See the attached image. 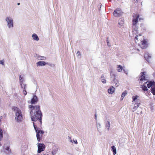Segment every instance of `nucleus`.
<instances>
[{"label": "nucleus", "mask_w": 155, "mask_h": 155, "mask_svg": "<svg viewBox=\"0 0 155 155\" xmlns=\"http://www.w3.org/2000/svg\"><path fill=\"white\" fill-rule=\"evenodd\" d=\"M122 12L121 9L117 8L114 12L113 14L114 16L116 17H119L121 15Z\"/></svg>", "instance_id": "nucleus-6"}, {"label": "nucleus", "mask_w": 155, "mask_h": 155, "mask_svg": "<svg viewBox=\"0 0 155 155\" xmlns=\"http://www.w3.org/2000/svg\"><path fill=\"white\" fill-rule=\"evenodd\" d=\"M43 155H48V154H44Z\"/></svg>", "instance_id": "nucleus-40"}, {"label": "nucleus", "mask_w": 155, "mask_h": 155, "mask_svg": "<svg viewBox=\"0 0 155 155\" xmlns=\"http://www.w3.org/2000/svg\"><path fill=\"white\" fill-rule=\"evenodd\" d=\"M138 34H136V35H136V36L135 37L134 40L135 42L136 43H137L139 41H141L143 39V36L141 35L138 34V35H137L139 33L138 32ZM133 34L134 35V34Z\"/></svg>", "instance_id": "nucleus-7"}, {"label": "nucleus", "mask_w": 155, "mask_h": 155, "mask_svg": "<svg viewBox=\"0 0 155 155\" xmlns=\"http://www.w3.org/2000/svg\"><path fill=\"white\" fill-rule=\"evenodd\" d=\"M127 94V92L126 91H124L121 94V100L122 101L124 97Z\"/></svg>", "instance_id": "nucleus-22"}, {"label": "nucleus", "mask_w": 155, "mask_h": 155, "mask_svg": "<svg viewBox=\"0 0 155 155\" xmlns=\"http://www.w3.org/2000/svg\"><path fill=\"white\" fill-rule=\"evenodd\" d=\"M117 71L118 72H121L123 70V67L120 65H118L117 67Z\"/></svg>", "instance_id": "nucleus-17"}, {"label": "nucleus", "mask_w": 155, "mask_h": 155, "mask_svg": "<svg viewBox=\"0 0 155 155\" xmlns=\"http://www.w3.org/2000/svg\"><path fill=\"white\" fill-rule=\"evenodd\" d=\"M134 17L132 20L133 26L132 28V32L134 34H138L137 28L136 26L138 22V19L139 18V15L138 14H134L133 15Z\"/></svg>", "instance_id": "nucleus-3"}, {"label": "nucleus", "mask_w": 155, "mask_h": 155, "mask_svg": "<svg viewBox=\"0 0 155 155\" xmlns=\"http://www.w3.org/2000/svg\"><path fill=\"white\" fill-rule=\"evenodd\" d=\"M107 45H108V46H109V42L108 41V39L107 38Z\"/></svg>", "instance_id": "nucleus-35"}, {"label": "nucleus", "mask_w": 155, "mask_h": 155, "mask_svg": "<svg viewBox=\"0 0 155 155\" xmlns=\"http://www.w3.org/2000/svg\"><path fill=\"white\" fill-rule=\"evenodd\" d=\"M45 145L42 143H39L38 145V153H40L44 150L45 149Z\"/></svg>", "instance_id": "nucleus-5"}, {"label": "nucleus", "mask_w": 155, "mask_h": 155, "mask_svg": "<svg viewBox=\"0 0 155 155\" xmlns=\"http://www.w3.org/2000/svg\"><path fill=\"white\" fill-rule=\"evenodd\" d=\"M46 64H48V63H46L44 61H40L36 63L37 66H44Z\"/></svg>", "instance_id": "nucleus-13"}, {"label": "nucleus", "mask_w": 155, "mask_h": 155, "mask_svg": "<svg viewBox=\"0 0 155 155\" xmlns=\"http://www.w3.org/2000/svg\"><path fill=\"white\" fill-rule=\"evenodd\" d=\"M0 64H2L3 65H4V62L3 61H0Z\"/></svg>", "instance_id": "nucleus-31"}, {"label": "nucleus", "mask_w": 155, "mask_h": 155, "mask_svg": "<svg viewBox=\"0 0 155 155\" xmlns=\"http://www.w3.org/2000/svg\"><path fill=\"white\" fill-rule=\"evenodd\" d=\"M151 92L153 94L155 95V87L153 88H151Z\"/></svg>", "instance_id": "nucleus-26"}, {"label": "nucleus", "mask_w": 155, "mask_h": 155, "mask_svg": "<svg viewBox=\"0 0 155 155\" xmlns=\"http://www.w3.org/2000/svg\"><path fill=\"white\" fill-rule=\"evenodd\" d=\"M9 144L8 143H5L4 145V147L5 150H8L9 149Z\"/></svg>", "instance_id": "nucleus-21"}, {"label": "nucleus", "mask_w": 155, "mask_h": 155, "mask_svg": "<svg viewBox=\"0 0 155 155\" xmlns=\"http://www.w3.org/2000/svg\"><path fill=\"white\" fill-rule=\"evenodd\" d=\"M20 84L21 86V87L23 89H25L26 87V85L23 84L22 81H20Z\"/></svg>", "instance_id": "nucleus-23"}, {"label": "nucleus", "mask_w": 155, "mask_h": 155, "mask_svg": "<svg viewBox=\"0 0 155 155\" xmlns=\"http://www.w3.org/2000/svg\"><path fill=\"white\" fill-rule=\"evenodd\" d=\"M32 37L36 41H38L39 38L37 35L35 34H33L32 35Z\"/></svg>", "instance_id": "nucleus-19"}, {"label": "nucleus", "mask_w": 155, "mask_h": 155, "mask_svg": "<svg viewBox=\"0 0 155 155\" xmlns=\"http://www.w3.org/2000/svg\"><path fill=\"white\" fill-rule=\"evenodd\" d=\"M77 54L78 56H79L80 55V52L79 51H78L77 52Z\"/></svg>", "instance_id": "nucleus-33"}, {"label": "nucleus", "mask_w": 155, "mask_h": 155, "mask_svg": "<svg viewBox=\"0 0 155 155\" xmlns=\"http://www.w3.org/2000/svg\"><path fill=\"white\" fill-rule=\"evenodd\" d=\"M117 83H116L115 84V85L116 86V87H117V86H118V85H117Z\"/></svg>", "instance_id": "nucleus-37"}, {"label": "nucleus", "mask_w": 155, "mask_h": 155, "mask_svg": "<svg viewBox=\"0 0 155 155\" xmlns=\"http://www.w3.org/2000/svg\"><path fill=\"white\" fill-rule=\"evenodd\" d=\"M6 20L8 22V25L9 28L13 27V20L11 18L7 17L6 18Z\"/></svg>", "instance_id": "nucleus-8"}, {"label": "nucleus", "mask_w": 155, "mask_h": 155, "mask_svg": "<svg viewBox=\"0 0 155 155\" xmlns=\"http://www.w3.org/2000/svg\"><path fill=\"white\" fill-rule=\"evenodd\" d=\"M110 126V124L109 121H107V124L106 125V127H107V129L108 130L109 129V128Z\"/></svg>", "instance_id": "nucleus-27"}, {"label": "nucleus", "mask_w": 155, "mask_h": 155, "mask_svg": "<svg viewBox=\"0 0 155 155\" xmlns=\"http://www.w3.org/2000/svg\"><path fill=\"white\" fill-rule=\"evenodd\" d=\"M111 149L113 152L114 155H115L116 153V148L114 146H113L111 147Z\"/></svg>", "instance_id": "nucleus-20"}, {"label": "nucleus", "mask_w": 155, "mask_h": 155, "mask_svg": "<svg viewBox=\"0 0 155 155\" xmlns=\"http://www.w3.org/2000/svg\"><path fill=\"white\" fill-rule=\"evenodd\" d=\"M74 142L75 143H78V142L77 141V140H76L75 141H74Z\"/></svg>", "instance_id": "nucleus-36"}, {"label": "nucleus", "mask_w": 155, "mask_h": 155, "mask_svg": "<svg viewBox=\"0 0 155 155\" xmlns=\"http://www.w3.org/2000/svg\"><path fill=\"white\" fill-rule=\"evenodd\" d=\"M124 23V20L121 18L119 19L118 20L119 27H120Z\"/></svg>", "instance_id": "nucleus-15"}, {"label": "nucleus", "mask_w": 155, "mask_h": 155, "mask_svg": "<svg viewBox=\"0 0 155 155\" xmlns=\"http://www.w3.org/2000/svg\"><path fill=\"white\" fill-rule=\"evenodd\" d=\"M139 105H135V104L134 105V107H133V109L134 110H135L137 109V108L139 107Z\"/></svg>", "instance_id": "nucleus-28"}, {"label": "nucleus", "mask_w": 155, "mask_h": 155, "mask_svg": "<svg viewBox=\"0 0 155 155\" xmlns=\"http://www.w3.org/2000/svg\"><path fill=\"white\" fill-rule=\"evenodd\" d=\"M110 76L111 78H113L114 79L113 81L114 82H115V81H117L115 79L116 75L114 73H113L112 72H110Z\"/></svg>", "instance_id": "nucleus-18"}, {"label": "nucleus", "mask_w": 155, "mask_h": 155, "mask_svg": "<svg viewBox=\"0 0 155 155\" xmlns=\"http://www.w3.org/2000/svg\"><path fill=\"white\" fill-rule=\"evenodd\" d=\"M147 82L144 83V84L143 85H141V87L142 88V90L144 91H147L148 89L147 88L145 84H146Z\"/></svg>", "instance_id": "nucleus-16"}, {"label": "nucleus", "mask_w": 155, "mask_h": 155, "mask_svg": "<svg viewBox=\"0 0 155 155\" xmlns=\"http://www.w3.org/2000/svg\"><path fill=\"white\" fill-rule=\"evenodd\" d=\"M114 88L113 86H111L108 90V93L110 94H113L114 92Z\"/></svg>", "instance_id": "nucleus-12"}, {"label": "nucleus", "mask_w": 155, "mask_h": 155, "mask_svg": "<svg viewBox=\"0 0 155 155\" xmlns=\"http://www.w3.org/2000/svg\"><path fill=\"white\" fill-rule=\"evenodd\" d=\"M20 4V3H18V5H19Z\"/></svg>", "instance_id": "nucleus-39"}, {"label": "nucleus", "mask_w": 155, "mask_h": 155, "mask_svg": "<svg viewBox=\"0 0 155 155\" xmlns=\"http://www.w3.org/2000/svg\"><path fill=\"white\" fill-rule=\"evenodd\" d=\"M138 97H139V96L137 95H136L135 96H133L132 97L133 102L136 101V103L135 104V105H139V106L141 102L139 99H137Z\"/></svg>", "instance_id": "nucleus-9"}, {"label": "nucleus", "mask_w": 155, "mask_h": 155, "mask_svg": "<svg viewBox=\"0 0 155 155\" xmlns=\"http://www.w3.org/2000/svg\"><path fill=\"white\" fill-rule=\"evenodd\" d=\"M24 90L23 91V93L24 96H25L27 94V92L25 90V89H23Z\"/></svg>", "instance_id": "nucleus-29"}, {"label": "nucleus", "mask_w": 155, "mask_h": 155, "mask_svg": "<svg viewBox=\"0 0 155 155\" xmlns=\"http://www.w3.org/2000/svg\"><path fill=\"white\" fill-rule=\"evenodd\" d=\"M2 119V117L0 116V124L1 123V120ZM0 125H1V124H0Z\"/></svg>", "instance_id": "nucleus-34"}, {"label": "nucleus", "mask_w": 155, "mask_h": 155, "mask_svg": "<svg viewBox=\"0 0 155 155\" xmlns=\"http://www.w3.org/2000/svg\"><path fill=\"white\" fill-rule=\"evenodd\" d=\"M29 107L30 108L31 120L33 122V126L36 133V136L38 141L40 142L44 132L41 130L37 127H41L42 124V114L40 110V106L36 105L35 106L30 105Z\"/></svg>", "instance_id": "nucleus-1"}, {"label": "nucleus", "mask_w": 155, "mask_h": 155, "mask_svg": "<svg viewBox=\"0 0 155 155\" xmlns=\"http://www.w3.org/2000/svg\"><path fill=\"white\" fill-rule=\"evenodd\" d=\"M154 85H155V82L154 81H150L147 84V87L148 88H150L152 86Z\"/></svg>", "instance_id": "nucleus-14"}, {"label": "nucleus", "mask_w": 155, "mask_h": 155, "mask_svg": "<svg viewBox=\"0 0 155 155\" xmlns=\"http://www.w3.org/2000/svg\"><path fill=\"white\" fill-rule=\"evenodd\" d=\"M101 81L103 83H106V80L104 79V77L103 75H102L101 77Z\"/></svg>", "instance_id": "nucleus-24"}, {"label": "nucleus", "mask_w": 155, "mask_h": 155, "mask_svg": "<svg viewBox=\"0 0 155 155\" xmlns=\"http://www.w3.org/2000/svg\"><path fill=\"white\" fill-rule=\"evenodd\" d=\"M95 119H96L97 116H96V114H95Z\"/></svg>", "instance_id": "nucleus-38"}, {"label": "nucleus", "mask_w": 155, "mask_h": 155, "mask_svg": "<svg viewBox=\"0 0 155 155\" xmlns=\"http://www.w3.org/2000/svg\"><path fill=\"white\" fill-rule=\"evenodd\" d=\"M12 110L15 112V119L18 122H21L23 119V116L21 110L17 107L13 106Z\"/></svg>", "instance_id": "nucleus-2"}, {"label": "nucleus", "mask_w": 155, "mask_h": 155, "mask_svg": "<svg viewBox=\"0 0 155 155\" xmlns=\"http://www.w3.org/2000/svg\"><path fill=\"white\" fill-rule=\"evenodd\" d=\"M146 72H142L140 74V76L139 77L138 81L140 82L141 81V83H143V81H146L147 80L146 77Z\"/></svg>", "instance_id": "nucleus-4"}, {"label": "nucleus", "mask_w": 155, "mask_h": 155, "mask_svg": "<svg viewBox=\"0 0 155 155\" xmlns=\"http://www.w3.org/2000/svg\"><path fill=\"white\" fill-rule=\"evenodd\" d=\"M3 132L2 129L0 128V140H1L3 138Z\"/></svg>", "instance_id": "nucleus-25"}, {"label": "nucleus", "mask_w": 155, "mask_h": 155, "mask_svg": "<svg viewBox=\"0 0 155 155\" xmlns=\"http://www.w3.org/2000/svg\"><path fill=\"white\" fill-rule=\"evenodd\" d=\"M46 59V57H41L40 60H45Z\"/></svg>", "instance_id": "nucleus-30"}, {"label": "nucleus", "mask_w": 155, "mask_h": 155, "mask_svg": "<svg viewBox=\"0 0 155 155\" xmlns=\"http://www.w3.org/2000/svg\"><path fill=\"white\" fill-rule=\"evenodd\" d=\"M38 101L37 97L36 95H34L33 98L31 101V104H35Z\"/></svg>", "instance_id": "nucleus-11"}, {"label": "nucleus", "mask_w": 155, "mask_h": 155, "mask_svg": "<svg viewBox=\"0 0 155 155\" xmlns=\"http://www.w3.org/2000/svg\"><path fill=\"white\" fill-rule=\"evenodd\" d=\"M141 46L142 48H144L147 47V41L145 40L141 41Z\"/></svg>", "instance_id": "nucleus-10"}, {"label": "nucleus", "mask_w": 155, "mask_h": 155, "mask_svg": "<svg viewBox=\"0 0 155 155\" xmlns=\"http://www.w3.org/2000/svg\"><path fill=\"white\" fill-rule=\"evenodd\" d=\"M19 80L20 81H23V80H22V78L21 77V75H20L19 76Z\"/></svg>", "instance_id": "nucleus-32"}]
</instances>
